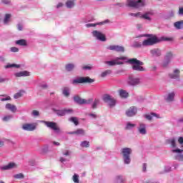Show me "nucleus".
I'll return each mask as SVG.
<instances>
[{"label": "nucleus", "mask_w": 183, "mask_h": 183, "mask_svg": "<svg viewBox=\"0 0 183 183\" xmlns=\"http://www.w3.org/2000/svg\"><path fill=\"white\" fill-rule=\"evenodd\" d=\"M143 36H146L148 38L142 41L141 44L140 42L135 41L134 43V48H141L142 46H152V45H155V44H158L161 42V40L158 39V37L154 34H144Z\"/></svg>", "instance_id": "1"}, {"label": "nucleus", "mask_w": 183, "mask_h": 183, "mask_svg": "<svg viewBox=\"0 0 183 183\" xmlns=\"http://www.w3.org/2000/svg\"><path fill=\"white\" fill-rule=\"evenodd\" d=\"M129 15H130V16H135L136 18L139 16V18H141V12H138L136 14L130 13Z\"/></svg>", "instance_id": "47"}, {"label": "nucleus", "mask_w": 183, "mask_h": 183, "mask_svg": "<svg viewBox=\"0 0 183 183\" xmlns=\"http://www.w3.org/2000/svg\"><path fill=\"white\" fill-rule=\"evenodd\" d=\"M174 97H175V93L174 92L169 93L168 94L167 101H168L169 102H171V101H174Z\"/></svg>", "instance_id": "35"}, {"label": "nucleus", "mask_w": 183, "mask_h": 183, "mask_svg": "<svg viewBox=\"0 0 183 183\" xmlns=\"http://www.w3.org/2000/svg\"><path fill=\"white\" fill-rule=\"evenodd\" d=\"M14 178L16 179H24V174L22 173L16 174V175H14Z\"/></svg>", "instance_id": "44"}, {"label": "nucleus", "mask_w": 183, "mask_h": 183, "mask_svg": "<svg viewBox=\"0 0 183 183\" xmlns=\"http://www.w3.org/2000/svg\"><path fill=\"white\" fill-rule=\"evenodd\" d=\"M95 80L89 78V76L86 77H78L72 81L71 84L73 85H78L79 84H92Z\"/></svg>", "instance_id": "4"}, {"label": "nucleus", "mask_w": 183, "mask_h": 183, "mask_svg": "<svg viewBox=\"0 0 183 183\" xmlns=\"http://www.w3.org/2000/svg\"><path fill=\"white\" fill-rule=\"evenodd\" d=\"M10 18H11V14H6L5 15V18H4V24H8V22H9Z\"/></svg>", "instance_id": "43"}, {"label": "nucleus", "mask_w": 183, "mask_h": 183, "mask_svg": "<svg viewBox=\"0 0 183 183\" xmlns=\"http://www.w3.org/2000/svg\"><path fill=\"white\" fill-rule=\"evenodd\" d=\"M176 159L178 161H183V154H177L176 156Z\"/></svg>", "instance_id": "48"}, {"label": "nucleus", "mask_w": 183, "mask_h": 183, "mask_svg": "<svg viewBox=\"0 0 183 183\" xmlns=\"http://www.w3.org/2000/svg\"><path fill=\"white\" fill-rule=\"evenodd\" d=\"M119 59L121 61H127V56H122L118 57L114 60L106 61V64H108L109 66H114L115 65H123L124 62L119 61Z\"/></svg>", "instance_id": "6"}, {"label": "nucleus", "mask_w": 183, "mask_h": 183, "mask_svg": "<svg viewBox=\"0 0 183 183\" xmlns=\"http://www.w3.org/2000/svg\"><path fill=\"white\" fill-rule=\"evenodd\" d=\"M145 5V3L142 0H129L128 6L132 8H141Z\"/></svg>", "instance_id": "7"}, {"label": "nucleus", "mask_w": 183, "mask_h": 183, "mask_svg": "<svg viewBox=\"0 0 183 183\" xmlns=\"http://www.w3.org/2000/svg\"><path fill=\"white\" fill-rule=\"evenodd\" d=\"M131 154H132V149H131V148L126 147L122 149V155L123 156V159L125 164L131 163Z\"/></svg>", "instance_id": "3"}, {"label": "nucleus", "mask_w": 183, "mask_h": 183, "mask_svg": "<svg viewBox=\"0 0 183 183\" xmlns=\"http://www.w3.org/2000/svg\"><path fill=\"white\" fill-rule=\"evenodd\" d=\"M80 145L82 148H89V142L83 141V142H81Z\"/></svg>", "instance_id": "40"}, {"label": "nucleus", "mask_w": 183, "mask_h": 183, "mask_svg": "<svg viewBox=\"0 0 183 183\" xmlns=\"http://www.w3.org/2000/svg\"><path fill=\"white\" fill-rule=\"evenodd\" d=\"M66 6L69 9L74 8V6H75V0H67Z\"/></svg>", "instance_id": "25"}, {"label": "nucleus", "mask_w": 183, "mask_h": 183, "mask_svg": "<svg viewBox=\"0 0 183 183\" xmlns=\"http://www.w3.org/2000/svg\"><path fill=\"white\" fill-rule=\"evenodd\" d=\"M20 66H21L19 64H8L5 66V68L8 69V68H20Z\"/></svg>", "instance_id": "41"}, {"label": "nucleus", "mask_w": 183, "mask_h": 183, "mask_svg": "<svg viewBox=\"0 0 183 183\" xmlns=\"http://www.w3.org/2000/svg\"><path fill=\"white\" fill-rule=\"evenodd\" d=\"M107 49L110 51H116V52H125V49L124 46L118 45H111L107 47Z\"/></svg>", "instance_id": "12"}, {"label": "nucleus", "mask_w": 183, "mask_h": 183, "mask_svg": "<svg viewBox=\"0 0 183 183\" xmlns=\"http://www.w3.org/2000/svg\"><path fill=\"white\" fill-rule=\"evenodd\" d=\"M24 92H25V91L21 90V91H20L19 92L16 93V94L14 95V99H18V98H21V97H22V94H24Z\"/></svg>", "instance_id": "38"}, {"label": "nucleus", "mask_w": 183, "mask_h": 183, "mask_svg": "<svg viewBox=\"0 0 183 183\" xmlns=\"http://www.w3.org/2000/svg\"><path fill=\"white\" fill-rule=\"evenodd\" d=\"M2 4H4L5 5H9L11 4V1L9 0H1Z\"/></svg>", "instance_id": "52"}, {"label": "nucleus", "mask_w": 183, "mask_h": 183, "mask_svg": "<svg viewBox=\"0 0 183 183\" xmlns=\"http://www.w3.org/2000/svg\"><path fill=\"white\" fill-rule=\"evenodd\" d=\"M53 144H54V145H56L57 147H59V145H61V144H59V142H54Z\"/></svg>", "instance_id": "63"}, {"label": "nucleus", "mask_w": 183, "mask_h": 183, "mask_svg": "<svg viewBox=\"0 0 183 183\" xmlns=\"http://www.w3.org/2000/svg\"><path fill=\"white\" fill-rule=\"evenodd\" d=\"M92 69L91 66H84L82 67V69Z\"/></svg>", "instance_id": "58"}, {"label": "nucleus", "mask_w": 183, "mask_h": 183, "mask_svg": "<svg viewBox=\"0 0 183 183\" xmlns=\"http://www.w3.org/2000/svg\"><path fill=\"white\" fill-rule=\"evenodd\" d=\"M11 52H18L19 51V49H18L17 47H11Z\"/></svg>", "instance_id": "53"}, {"label": "nucleus", "mask_w": 183, "mask_h": 183, "mask_svg": "<svg viewBox=\"0 0 183 183\" xmlns=\"http://www.w3.org/2000/svg\"><path fill=\"white\" fill-rule=\"evenodd\" d=\"M74 68H75V65H74L73 64H69L66 65V69L69 72H70L71 71H74Z\"/></svg>", "instance_id": "34"}, {"label": "nucleus", "mask_w": 183, "mask_h": 183, "mask_svg": "<svg viewBox=\"0 0 183 183\" xmlns=\"http://www.w3.org/2000/svg\"><path fill=\"white\" fill-rule=\"evenodd\" d=\"M0 97H4V98H0V101L2 102L5 101H11V97L6 95V94H1Z\"/></svg>", "instance_id": "32"}, {"label": "nucleus", "mask_w": 183, "mask_h": 183, "mask_svg": "<svg viewBox=\"0 0 183 183\" xmlns=\"http://www.w3.org/2000/svg\"><path fill=\"white\" fill-rule=\"evenodd\" d=\"M11 118H12V116L11 115H8V116H5L4 118H3V121H9V119H11Z\"/></svg>", "instance_id": "51"}, {"label": "nucleus", "mask_w": 183, "mask_h": 183, "mask_svg": "<svg viewBox=\"0 0 183 183\" xmlns=\"http://www.w3.org/2000/svg\"><path fill=\"white\" fill-rule=\"evenodd\" d=\"M69 135H85V130L83 129H77L74 132H68Z\"/></svg>", "instance_id": "15"}, {"label": "nucleus", "mask_w": 183, "mask_h": 183, "mask_svg": "<svg viewBox=\"0 0 183 183\" xmlns=\"http://www.w3.org/2000/svg\"><path fill=\"white\" fill-rule=\"evenodd\" d=\"M129 85L135 86L139 84V79L138 78H134V77H129L128 81Z\"/></svg>", "instance_id": "14"}, {"label": "nucleus", "mask_w": 183, "mask_h": 183, "mask_svg": "<svg viewBox=\"0 0 183 183\" xmlns=\"http://www.w3.org/2000/svg\"><path fill=\"white\" fill-rule=\"evenodd\" d=\"M64 4L62 3H59L56 6V8H61V6H63Z\"/></svg>", "instance_id": "60"}, {"label": "nucleus", "mask_w": 183, "mask_h": 183, "mask_svg": "<svg viewBox=\"0 0 183 183\" xmlns=\"http://www.w3.org/2000/svg\"><path fill=\"white\" fill-rule=\"evenodd\" d=\"M115 183H124L125 182V179L122 176H117L114 180Z\"/></svg>", "instance_id": "29"}, {"label": "nucleus", "mask_w": 183, "mask_h": 183, "mask_svg": "<svg viewBox=\"0 0 183 183\" xmlns=\"http://www.w3.org/2000/svg\"><path fill=\"white\" fill-rule=\"evenodd\" d=\"M119 95L121 97V98L124 99L128 98V97H129V94L124 89L119 90Z\"/></svg>", "instance_id": "20"}, {"label": "nucleus", "mask_w": 183, "mask_h": 183, "mask_svg": "<svg viewBox=\"0 0 183 183\" xmlns=\"http://www.w3.org/2000/svg\"><path fill=\"white\" fill-rule=\"evenodd\" d=\"M31 114L34 117H39V112L38 110H34Z\"/></svg>", "instance_id": "49"}, {"label": "nucleus", "mask_w": 183, "mask_h": 183, "mask_svg": "<svg viewBox=\"0 0 183 183\" xmlns=\"http://www.w3.org/2000/svg\"><path fill=\"white\" fill-rule=\"evenodd\" d=\"M166 144L167 145H170L172 148H175L177 147V141L174 138L166 140Z\"/></svg>", "instance_id": "19"}, {"label": "nucleus", "mask_w": 183, "mask_h": 183, "mask_svg": "<svg viewBox=\"0 0 183 183\" xmlns=\"http://www.w3.org/2000/svg\"><path fill=\"white\" fill-rule=\"evenodd\" d=\"M74 102H76V104L82 105L84 104H91V102H92L93 99H89V100H86L84 99L81 98V97H79V96H74Z\"/></svg>", "instance_id": "9"}, {"label": "nucleus", "mask_w": 183, "mask_h": 183, "mask_svg": "<svg viewBox=\"0 0 183 183\" xmlns=\"http://www.w3.org/2000/svg\"><path fill=\"white\" fill-rule=\"evenodd\" d=\"M179 15H183V7H180L179 9Z\"/></svg>", "instance_id": "57"}, {"label": "nucleus", "mask_w": 183, "mask_h": 183, "mask_svg": "<svg viewBox=\"0 0 183 183\" xmlns=\"http://www.w3.org/2000/svg\"><path fill=\"white\" fill-rule=\"evenodd\" d=\"M15 76L21 78V76H29V72L28 71H23L15 74Z\"/></svg>", "instance_id": "22"}, {"label": "nucleus", "mask_w": 183, "mask_h": 183, "mask_svg": "<svg viewBox=\"0 0 183 183\" xmlns=\"http://www.w3.org/2000/svg\"><path fill=\"white\" fill-rule=\"evenodd\" d=\"M63 155H65L66 157H68V155H69V151H66V152H64L63 154Z\"/></svg>", "instance_id": "62"}, {"label": "nucleus", "mask_w": 183, "mask_h": 183, "mask_svg": "<svg viewBox=\"0 0 183 183\" xmlns=\"http://www.w3.org/2000/svg\"><path fill=\"white\" fill-rule=\"evenodd\" d=\"M17 29H18L19 31H22V25L18 24L17 25Z\"/></svg>", "instance_id": "59"}, {"label": "nucleus", "mask_w": 183, "mask_h": 183, "mask_svg": "<svg viewBox=\"0 0 183 183\" xmlns=\"http://www.w3.org/2000/svg\"><path fill=\"white\" fill-rule=\"evenodd\" d=\"M107 22H108V20H107L106 21L99 22V23H97V24H86V27L91 28V27H94V26H97V25H104V24H106Z\"/></svg>", "instance_id": "27"}, {"label": "nucleus", "mask_w": 183, "mask_h": 183, "mask_svg": "<svg viewBox=\"0 0 183 183\" xmlns=\"http://www.w3.org/2000/svg\"><path fill=\"white\" fill-rule=\"evenodd\" d=\"M6 109H7L8 111H11V112H13L14 114H15V112H16V106H15L14 104L8 103L6 104L5 106Z\"/></svg>", "instance_id": "17"}, {"label": "nucleus", "mask_w": 183, "mask_h": 183, "mask_svg": "<svg viewBox=\"0 0 183 183\" xmlns=\"http://www.w3.org/2000/svg\"><path fill=\"white\" fill-rule=\"evenodd\" d=\"M54 111L56 112V114L59 115V117H64L65 115H68L69 114H72L74 112V109H64L62 110H55Z\"/></svg>", "instance_id": "11"}, {"label": "nucleus", "mask_w": 183, "mask_h": 183, "mask_svg": "<svg viewBox=\"0 0 183 183\" xmlns=\"http://www.w3.org/2000/svg\"><path fill=\"white\" fill-rule=\"evenodd\" d=\"M151 13L147 12L144 14H140V18L142 19H147V21H151V17H149Z\"/></svg>", "instance_id": "30"}, {"label": "nucleus", "mask_w": 183, "mask_h": 183, "mask_svg": "<svg viewBox=\"0 0 183 183\" xmlns=\"http://www.w3.org/2000/svg\"><path fill=\"white\" fill-rule=\"evenodd\" d=\"M152 117H156L157 118H158V114L155 113H151V114L144 115V118H146V119H148V121H151L152 119Z\"/></svg>", "instance_id": "31"}, {"label": "nucleus", "mask_w": 183, "mask_h": 183, "mask_svg": "<svg viewBox=\"0 0 183 183\" xmlns=\"http://www.w3.org/2000/svg\"><path fill=\"white\" fill-rule=\"evenodd\" d=\"M129 64H131L132 66L133 71H145L142 65L144 62L137 59H130L128 60Z\"/></svg>", "instance_id": "2"}, {"label": "nucleus", "mask_w": 183, "mask_h": 183, "mask_svg": "<svg viewBox=\"0 0 183 183\" xmlns=\"http://www.w3.org/2000/svg\"><path fill=\"white\" fill-rule=\"evenodd\" d=\"M134 127H135V124L129 122L126 126V129H131V128H134Z\"/></svg>", "instance_id": "46"}, {"label": "nucleus", "mask_w": 183, "mask_h": 183, "mask_svg": "<svg viewBox=\"0 0 183 183\" xmlns=\"http://www.w3.org/2000/svg\"><path fill=\"white\" fill-rule=\"evenodd\" d=\"M99 99H95L94 102H93L92 105V108H93V109H97V107H98V105H99Z\"/></svg>", "instance_id": "39"}, {"label": "nucleus", "mask_w": 183, "mask_h": 183, "mask_svg": "<svg viewBox=\"0 0 183 183\" xmlns=\"http://www.w3.org/2000/svg\"><path fill=\"white\" fill-rule=\"evenodd\" d=\"M178 142H179V144H180L181 145H182V144H183V137H179V139H178Z\"/></svg>", "instance_id": "54"}, {"label": "nucleus", "mask_w": 183, "mask_h": 183, "mask_svg": "<svg viewBox=\"0 0 183 183\" xmlns=\"http://www.w3.org/2000/svg\"><path fill=\"white\" fill-rule=\"evenodd\" d=\"M104 102L108 104L110 108H113L117 104V100L109 94H104L102 97Z\"/></svg>", "instance_id": "5"}, {"label": "nucleus", "mask_w": 183, "mask_h": 183, "mask_svg": "<svg viewBox=\"0 0 183 183\" xmlns=\"http://www.w3.org/2000/svg\"><path fill=\"white\" fill-rule=\"evenodd\" d=\"M169 15L170 17L172 18V16H174L175 15V12H174V11H170L169 12Z\"/></svg>", "instance_id": "55"}, {"label": "nucleus", "mask_w": 183, "mask_h": 183, "mask_svg": "<svg viewBox=\"0 0 183 183\" xmlns=\"http://www.w3.org/2000/svg\"><path fill=\"white\" fill-rule=\"evenodd\" d=\"M150 54L152 55V56H161L162 54L159 49H153L150 50Z\"/></svg>", "instance_id": "18"}, {"label": "nucleus", "mask_w": 183, "mask_h": 183, "mask_svg": "<svg viewBox=\"0 0 183 183\" xmlns=\"http://www.w3.org/2000/svg\"><path fill=\"white\" fill-rule=\"evenodd\" d=\"M179 69H175L173 74H170L169 76L172 79H177V78H179Z\"/></svg>", "instance_id": "21"}, {"label": "nucleus", "mask_w": 183, "mask_h": 183, "mask_svg": "<svg viewBox=\"0 0 183 183\" xmlns=\"http://www.w3.org/2000/svg\"><path fill=\"white\" fill-rule=\"evenodd\" d=\"M172 152L177 153V154H181L182 152H183V149H173Z\"/></svg>", "instance_id": "50"}, {"label": "nucleus", "mask_w": 183, "mask_h": 183, "mask_svg": "<svg viewBox=\"0 0 183 183\" xmlns=\"http://www.w3.org/2000/svg\"><path fill=\"white\" fill-rule=\"evenodd\" d=\"M15 44L16 45H19L20 46H28V42H26V40L25 39H20L16 41Z\"/></svg>", "instance_id": "23"}, {"label": "nucleus", "mask_w": 183, "mask_h": 183, "mask_svg": "<svg viewBox=\"0 0 183 183\" xmlns=\"http://www.w3.org/2000/svg\"><path fill=\"white\" fill-rule=\"evenodd\" d=\"M174 26L176 29H183V20L174 22Z\"/></svg>", "instance_id": "24"}, {"label": "nucleus", "mask_w": 183, "mask_h": 183, "mask_svg": "<svg viewBox=\"0 0 183 183\" xmlns=\"http://www.w3.org/2000/svg\"><path fill=\"white\" fill-rule=\"evenodd\" d=\"M66 161V159H64V157H60V162H65Z\"/></svg>", "instance_id": "61"}, {"label": "nucleus", "mask_w": 183, "mask_h": 183, "mask_svg": "<svg viewBox=\"0 0 183 183\" xmlns=\"http://www.w3.org/2000/svg\"><path fill=\"white\" fill-rule=\"evenodd\" d=\"M139 134H147V130L145 129V124H140V127L139 128Z\"/></svg>", "instance_id": "28"}, {"label": "nucleus", "mask_w": 183, "mask_h": 183, "mask_svg": "<svg viewBox=\"0 0 183 183\" xmlns=\"http://www.w3.org/2000/svg\"><path fill=\"white\" fill-rule=\"evenodd\" d=\"M92 35L99 41H102V42H105V41H107V37H105V34H102L100 31H98L97 30L93 31Z\"/></svg>", "instance_id": "10"}, {"label": "nucleus", "mask_w": 183, "mask_h": 183, "mask_svg": "<svg viewBox=\"0 0 183 183\" xmlns=\"http://www.w3.org/2000/svg\"><path fill=\"white\" fill-rule=\"evenodd\" d=\"M69 121H71V122H74V125H76V126L79 124V122H78V118H76V117H71L69 119Z\"/></svg>", "instance_id": "42"}, {"label": "nucleus", "mask_w": 183, "mask_h": 183, "mask_svg": "<svg viewBox=\"0 0 183 183\" xmlns=\"http://www.w3.org/2000/svg\"><path fill=\"white\" fill-rule=\"evenodd\" d=\"M137 114V108L134 107H130L127 112H126V115L127 117H134V115Z\"/></svg>", "instance_id": "16"}, {"label": "nucleus", "mask_w": 183, "mask_h": 183, "mask_svg": "<svg viewBox=\"0 0 183 183\" xmlns=\"http://www.w3.org/2000/svg\"><path fill=\"white\" fill-rule=\"evenodd\" d=\"M172 58V52L171 51L167 52L165 56V59L167 61V65L169 64V59H171Z\"/></svg>", "instance_id": "36"}, {"label": "nucleus", "mask_w": 183, "mask_h": 183, "mask_svg": "<svg viewBox=\"0 0 183 183\" xmlns=\"http://www.w3.org/2000/svg\"><path fill=\"white\" fill-rule=\"evenodd\" d=\"M112 74V71L111 70H106L103 71L101 74L102 78H105L107 75H111Z\"/></svg>", "instance_id": "37"}, {"label": "nucleus", "mask_w": 183, "mask_h": 183, "mask_svg": "<svg viewBox=\"0 0 183 183\" xmlns=\"http://www.w3.org/2000/svg\"><path fill=\"white\" fill-rule=\"evenodd\" d=\"M36 128V127L34 124L26 123L22 125V129L24 131H34Z\"/></svg>", "instance_id": "13"}, {"label": "nucleus", "mask_w": 183, "mask_h": 183, "mask_svg": "<svg viewBox=\"0 0 183 183\" xmlns=\"http://www.w3.org/2000/svg\"><path fill=\"white\" fill-rule=\"evenodd\" d=\"M12 168H16V164L9 163L8 165L4 166V167H2V169H4V170L12 169Z\"/></svg>", "instance_id": "26"}, {"label": "nucleus", "mask_w": 183, "mask_h": 183, "mask_svg": "<svg viewBox=\"0 0 183 183\" xmlns=\"http://www.w3.org/2000/svg\"><path fill=\"white\" fill-rule=\"evenodd\" d=\"M4 142L1 141V142H0V148L2 147H4Z\"/></svg>", "instance_id": "64"}, {"label": "nucleus", "mask_w": 183, "mask_h": 183, "mask_svg": "<svg viewBox=\"0 0 183 183\" xmlns=\"http://www.w3.org/2000/svg\"><path fill=\"white\" fill-rule=\"evenodd\" d=\"M79 177L77 174H74L73 176V181H74V182L79 183Z\"/></svg>", "instance_id": "45"}, {"label": "nucleus", "mask_w": 183, "mask_h": 183, "mask_svg": "<svg viewBox=\"0 0 183 183\" xmlns=\"http://www.w3.org/2000/svg\"><path fill=\"white\" fill-rule=\"evenodd\" d=\"M44 124L48 127L53 129L56 134H59L61 132V129L58 127V124L54 122H44Z\"/></svg>", "instance_id": "8"}, {"label": "nucleus", "mask_w": 183, "mask_h": 183, "mask_svg": "<svg viewBox=\"0 0 183 183\" xmlns=\"http://www.w3.org/2000/svg\"><path fill=\"white\" fill-rule=\"evenodd\" d=\"M142 169H143V172H146L147 171V164H143V167H142Z\"/></svg>", "instance_id": "56"}, {"label": "nucleus", "mask_w": 183, "mask_h": 183, "mask_svg": "<svg viewBox=\"0 0 183 183\" xmlns=\"http://www.w3.org/2000/svg\"><path fill=\"white\" fill-rule=\"evenodd\" d=\"M62 94H63V95H64V97L68 98V97H69V88L64 87L63 89Z\"/></svg>", "instance_id": "33"}]
</instances>
